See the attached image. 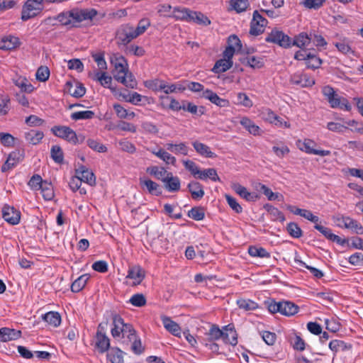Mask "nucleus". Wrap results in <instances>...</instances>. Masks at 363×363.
Segmentation results:
<instances>
[{
  "mask_svg": "<svg viewBox=\"0 0 363 363\" xmlns=\"http://www.w3.org/2000/svg\"><path fill=\"white\" fill-rule=\"evenodd\" d=\"M265 41L267 43L277 44L284 48H289L291 46H296L301 50H303L311 45L310 33L302 32L292 39L283 31L277 28L273 29L267 35L265 38Z\"/></svg>",
  "mask_w": 363,
  "mask_h": 363,
  "instance_id": "obj_1",
  "label": "nucleus"
},
{
  "mask_svg": "<svg viewBox=\"0 0 363 363\" xmlns=\"http://www.w3.org/2000/svg\"><path fill=\"white\" fill-rule=\"evenodd\" d=\"M111 62L114 67L112 71L113 78L128 88L135 89L138 82L134 75L129 72L126 59L121 55L113 54Z\"/></svg>",
  "mask_w": 363,
  "mask_h": 363,
  "instance_id": "obj_2",
  "label": "nucleus"
},
{
  "mask_svg": "<svg viewBox=\"0 0 363 363\" xmlns=\"http://www.w3.org/2000/svg\"><path fill=\"white\" fill-rule=\"evenodd\" d=\"M322 94L325 97L331 108H338L347 111L351 110L352 106L348 100L346 98L339 96L332 86L329 85L323 86Z\"/></svg>",
  "mask_w": 363,
  "mask_h": 363,
  "instance_id": "obj_3",
  "label": "nucleus"
},
{
  "mask_svg": "<svg viewBox=\"0 0 363 363\" xmlns=\"http://www.w3.org/2000/svg\"><path fill=\"white\" fill-rule=\"evenodd\" d=\"M50 131L55 136L74 145L82 143L84 140L83 135H77L75 131L68 126L55 125L50 129Z\"/></svg>",
  "mask_w": 363,
  "mask_h": 363,
  "instance_id": "obj_4",
  "label": "nucleus"
},
{
  "mask_svg": "<svg viewBox=\"0 0 363 363\" xmlns=\"http://www.w3.org/2000/svg\"><path fill=\"white\" fill-rule=\"evenodd\" d=\"M113 325V328L111 329V335L116 338L122 335L123 338L128 337L129 333H132L135 331L131 324L125 323L124 320L121 315L118 314L112 315Z\"/></svg>",
  "mask_w": 363,
  "mask_h": 363,
  "instance_id": "obj_5",
  "label": "nucleus"
},
{
  "mask_svg": "<svg viewBox=\"0 0 363 363\" xmlns=\"http://www.w3.org/2000/svg\"><path fill=\"white\" fill-rule=\"evenodd\" d=\"M43 8V0H27L22 8L21 19L26 21L36 16Z\"/></svg>",
  "mask_w": 363,
  "mask_h": 363,
  "instance_id": "obj_6",
  "label": "nucleus"
},
{
  "mask_svg": "<svg viewBox=\"0 0 363 363\" xmlns=\"http://www.w3.org/2000/svg\"><path fill=\"white\" fill-rule=\"evenodd\" d=\"M267 23L268 21L257 10H255L253 12L252 19L250 22V34L257 36L263 33Z\"/></svg>",
  "mask_w": 363,
  "mask_h": 363,
  "instance_id": "obj_7",
  "label": "nucleus"
},
{
  "mask_svg": "<svg viewBox=\"0 0 363 363\" xmlns=\"http://www.w3.org/2000/svg\"><path fill=\"white\" fill-rule=\"evenodd\" d=\"M133 32V26L130 24L123 25L116 32V38L118 45H126L136 38Z\"/></svg>",
  "mask_w": 363,
  "mask_h": 363,
  "instance_id": "obj_8",
  "label": "nucleus"
},
{
  "mask_svg": "<svg viewBox=\"0 0 363 363\" xmlns=\"http://www.w3.org/2000/svg\"><path fill=\"white\" fill-rule=\"evenodd\" d=\"M296 145L300 150L303 151L308 154H313L324 157L330 155L331 153L330 150H320L315 149L314 147L316 145V143L311 139H304L303 141L298 140L296 143Z\"/></svg>",
  "mask_w": 363,
  "mask_h": 363,
  "instance_id": "obj_9",
  "label": "nucleus"
},
{
  "mask_svg": "<svg viewBox=\"0 0 363 363\" xmlns=\"http://www.w3.org/2000/svg\"><path fill=\"white\" fill-rule=\"evenodd\" d=\"M74 9L66 12H62L56 17H47V23L55 25V21H59L63 26H71L76 27Z\"/></svg>",
  "mask_w": 363,
  "mask_h": 363,
  "instance_id": "obj_10",
  "label": "nucleus"
},
{
  "mask_svg": "<svg viewBox=\"0 0 363 363\" xmlns=\"http://www.w3.org/2000/svg\"><path fill=\"white\" fill-rule=\"evenodd\" d=\"M64 91L74 98H80L85 94L86 89L83 84L73 79L66 82L64 86Z\"/></svg>",
  "mask_w": 363,
  "mask_h": 363,
  "instance_id": "obj_11",
  "label": "nucleus"
},
{
  "mask_svg": "<svg viewBox=\"0 0 363 363\" xmlns=\"http://www.w3.org/2000/svg\"><path fill=\"white\" fill-rule=\"evenodd\" d=\"M3 218L11 225H17L21 219V213L14 207L5 205L2 208Z\"/></svg>",
  "mask_w": 363,
  "mask_h": 363,
  "instance_id": "obj_12",
  "label": "nucleus"
},
{
  "mask_svg": "<svg viewBox=\"0 0 363 363\" xmlns=\"http://www.w3.org/2000/svg\"><path fill=\"white\" fill-rule=\"evenodd\" d=\"M289 81L292 84L301 87H309L315 84V80L312 77L301 72L292 74Z\"/></svg>",
  "mask_w": 363,
  "mask_h": 363,
  "instance_id": "obj_13",
  "label": "nucleus"
},
{
  "mask_svg": "<svg viewBox=\"0 0 363 363\" xmlns=\"http://www.w3.org/2000/svg\"><path fill=\"white\" fill-rule=\"evenodd\" d=\"M140 185L143 190L147 191L151 195L159 196L162 194V187L150 179H140Z\"/></svg>",
  "mask_w": 363,
  "mask_h": 363,
  "instance_id": "obj_14",
  "label": "nucleus"
},
{
  "mask_svg": "<svg viewBox=\"0 0 363 363\" xmlns=\"http://www.w3.org/2000/svg\"><path fill=\"white\" fill-rule=\"evenodd\" d=\"M76 174L79 176V179L82 182H86L91 186L95 185L96 177L94 174L85 166L80 165L79 168L76 169Z\"/></svg>",
  "mask_w": 363,
  "mask_h": 363,
  "instance_id": "obj_15",
  "label": "nucleus"
},
{
  "mask_svg": "<svg viewBox=\"0 0 363 363\" xmlns=\"http://www.w3.org/2000/svg\"><path fill=\"white\" fill-rule=\"evenodd\" d=\"M75 22L81 23L84 21L92 20L97 14L98 11L95 9H74Z\"/></svg>",
  "mask_w": 363,
  "mask_h": 363,
  "instance_id": "obj_16",
  "label": "nucleus"
},
{
  "mask_svg": "<svg viewBox=\"0 0 363 363\" xmlns=\"http://www.w3.org/2000/svg\"><path fill=\"white\" fill-rule=\"evenodd\" d=\"M202 96L219 107H228L229 106L228 100L220 98L212 90L206 89L203 91Z\"/></svg>",
  "mask_w": 363,
  "mask_h": 363,
  "instance_id": "obj_17",
  "label": "nucleus"
},
{
  "mask_svg": "<svg viewBox=\"0 0 363 363\" xmlns=\"http://www.w3.org/2000/svg\"><path fill=\"white\" fill-rule=\"evenodd\" d=\"M337 220L341 221L345 228L351 229L357 234H363V226L357 220L347 216H342Z\"/></svg>",
  "mask_w": 363,
  "mask_h": 363,
  "instance_id": "obj_18",
  "label": "nucleus"
},
{
  "mask_svg": "<svg viewBox=\"0 0 363 363\" xmlns=\"http://www.w3.org/2000/svg\"><path fill=\"white\" fill-rule=\"evenodd\" d=\"M163 183L164 184V188L169 192H177L180 190V179L178 177L174 176L172 172L167 174Z\"/></svg>",
  "mask_w": 363,
  "mask_h": 363,
  "instance_id": "obj_19",
  "label": "nucleus"
},
{
  "mask_svg": "<svg viewBox=\"0 0 363 363\" xmlns=\"http://www.w3.org/2000/svg\"><path fill=\"white\" fill-rule=\"evenodd\" d=\"M21 161V154L19 151L11 152L4 164L1 167V172H6L16 167Z\"/></svg>",
  "mask_w": 363,
  "mask_h": 363,
  "instance_id": "obj_20",
  "label": "nucleus"
},
{
  "mask_svg": "<svg viewBox=\"0 0 363 363\" xmlns=\"http://www.w3.org/2000/svg\"><path fill=\"white\" fill-rule=\"evenodd\" d=\"M21 336V331L9 328H0V342L17 340Z\"/></svg>",
  "mask_w": 363,
  "mask_h": 363,
  "instance_id": "obj_21",
  "label": "nucleus"
},
{
  "mask_svg": "<svg viewBox=\"0 0 363 363\" xmlns=\"http://www.w3.org/2000/svg\"><path fill=\"white\" fill-rule=\"evenodd\" d=\"M96 347L99 352H107L110 347V340L104 333L96 332Z\"/></svg>",
  "mask_w": 363,
  "mask_h": 363,
  "instance_id": "obj_22",
  "label": "nucleus"
},
{
  "mask_svg": "<svg viewBox=\"0 0 363 363\" xmlns=\"http://www.w3.org/2000/svg\"><path fill=\"white\" fill-rule=\"evenodd\" d=\"M145 272L140 266H134L128 269L127 278L135 280V284H140L145 279Z\"/></svg>",
  "mask_w": 363,
  "mask_h": 363,
  "instance_id": "obj_23",
  "label": "nucleus"
},
{
  "mask_svg": "<svg viewBox=\"0 0 363 363\" xmlns=\"http://www.w3.org/2000/svg\"><path fill=\"white\" fill-rule=\"evenodd\" d=\"M20 44L19 39L13 35L4 36L0 38L1 50H13L18 47Z\"/></svg>",
  "mask_w": 363,
  "mask_h": 363,
  "instance_id": "obj_24",
  "label": "nucleus"
},
{
  "mask_svg": "<svg viewBox=\"0 0 363 363\" xmlns=\"http://www.w3.org/2000/svg\"><path fill=\"white\" fill-rule=\"evenodd\" d=\"M162 321L165 329L173 335L179 337L181 334V328L176 322L173 321L169 317L162 316Z\"/></svg>",
  "mask_w": 363,
  "mask_h": 363,
  "instance_id": "obj_25",
  "label": "nucleus"
},
{
  "mask_svg": "<svg viewBox=\"0 0 363 363\" xmlns=\"http://www.w3.org/2000/svg\"><path fill=\"white\" fill-rule=\"evenodd\" d=\"M188 22H193L198 25L204 26H209L211 23L210 19L201 11H195L191 10Z\"/></svg>",
  "mask_w": 363,
  "mask_h": 363,
  "instance_id": "obj_26",
  "label": "nucleus"
},
{
  "mask_svg": "<svg viewBox=\"0 0 363 363\" xmlns=\"http://www.w3.org/2000/svg\"><path fill=\"white\" fill-rule=\"evenodd\" d=\"M187 188L191 193L192 199L194 200L201 199L205 194L203 186L198 182H191L187 185Z\"/></svg>",
  "mask_w": 363,
  "mask_h": 363,
  "instance_id": "obj_27",
  "label": "nucleus"
},
{
  "mask_svg": "<svg viewBox=\"0 0 363 363\" xmlns=\"http://www.w3.org/2000/svg\"><path fill=\"white\" fill-rule=\"evenodd\" d=\"M147 173L150 174L152 176H154L155 179L157 180H160L162 182L165 180L167 174H169L170 172H167L164 167H158V166H151L148 167L146 169Z\"/></svg>",
  "mask_w": 363,
  "mask_h": 363,
  "instance_id": "obj_28",
  "label": "nucleus"
},
{
  "mask_svg": "<svg viewBox=\"0 0 363 363\" xmlns=\"http://www.w3.org/2000/svg\"><path fill=\"white\" fill-rule=\"evenodd\" d=\"M123 352L118 347H111L107 351V359L111 363H124Z\"/></svg>",
  "mask_w": 363,
  "mask_h": 363,
  "instance_id": "obj_29",
  "label": "nucleus"
},
{
  "mask_svg": "<svg viewBox=\"0 0 363 363\" xmlns=\"http://www.w3.org/2000/svg\"><path fill=\"white\" fill-rule=\"evenodd\" d=\"M192 145L196 152L199 155L209 158H214L216 157V155L211 151L210 147L208 145L199 141H194Z\"/></svg>",
  "mask_w": 363,
  "mask_h": 363,
  "instance_id": "obj_30",
  "label": "nucleus"
},
{
  "mask_svg": "<svg viewBox=\"0 0 363 363\" xmlns=\"http://www.w3.org/2000/svg\"><path fill=\"white\" fill-rule=\"evenodd\" d=\"M127 339L129 342H132L131 350L136 354H140L143 352L144 348L142 346L141 341L138 338L136 331L129 333Z\"/></svg>",
  "mask_w": 363,
  "mask_h": 363,
  "instance_id": "obj_31",
  "label": "nucleus"
},
{
  "mask_svg": "<svg viewBox=\"0 0 363 363\" xmlns=\"http://www.w3.org/2000/svg\"><path fill=\"white\" fill-rule=\"evenodd\" d=\"M233 60L220 59L217 60L211 71L216 74L225 72L233 66Z\"/></svg>",
  "mask_w": 363,
  "mask_h": 363,
  "instance_id": "obj_32",
  "label": "nucleus"
},
{
  "mask_svg": "<svg viewBox=\"0 0 363 363\" xmlns=\"http://www.w3.org/2000/svg\"><path fill=\"white\" fill-rule=\"evenodd\" d=\"M264 208L267 211L272 220H279L282 223L285 220V216L284 213L272 205L266 203L264 206Z\"/></svg>",
  "mask_w": 363,
  "mask_h": 363,
  "instance_id": "obj_33",
  "label": "nucleus"
},
{
  "mask_svg": "<svg viewBox=\"0 0 363 363\" xmlns=\"http://www.w3.org/2000/svg\"><path fill=\"white\" fill-rule=\"evenodd\" d=\"M191 9L187 8L174 7L172 11V17L177 21L188 22L190 17Z\"/></svg>",
  "mask_w": 363,
  "mask_h": 363,
  "instance_id": "obj_34",
  "label": "nucleus"
},
{
  "mask_svg": "<svg viewBox=\"0 0 363 363\" xmlns=\"http://www.w3.org/2000/svg\"><path fill=\"white\" fill-rule=\"evenodd\" d=\"M44 137L43 131L30 130L25 133V138L27 142L33 145L38 144Z\"/></svg>",
  "mask_w": 363,
  "mask_h": 363,
  "instance_id": "obj_35",
  "label": "nucleus"
},
{
  "mask_svg": "<svg viewBox=\"0 0 363 363\" xmlns=\"http://www.w3.org/2000/svg\"><path fill=\"white\" fill-rule=\"evenodd\" d=\"M43 180L39 174H34L28 181V185L33 191L41 190L42 196L45 199L44 190L42 189Z\"/></svg>",
  "mask_w": 363,
  "mask_h": 363,
  "instance_id": "obj_36",
  "label": "nucleus"
},
{
  "mask_svg": "<svg viewBox=\"0 0 363 363\" xmlns=\"http://www.w3.org/2000/svg\"><path fill=\"white\" fill-rule=\"evenodd\" d=\"M89 279V275L88 274H82L72 282L71 291L74 293L79 292L84 288Z\"/></svg>",
  "mask_w": 363,
  "mask_h": 363,
  "instance_id": "obj_37",
  "label": "nucleus"
},
{
  "mask_svg": "<svg viewBox=\"0 0 363 363\" xmlns=\"http://www.w3.org/2000/svg\"><path fill=\"white\" fill-rule=\"evenodd\" d=\"M182 110L188 111L195 116H201L204 114L205 108L203 106H197L193 103L184 101Z\"/></svg>",
  "mask_w": 363,
  "mask_h": 363,
  "instance_id": "obj_38",
  "label": "nucleus"
},
{
  "mask_svg": "<svg viewBox=\"0 0 363 363\" xmlns=\"http://www.w3.org/2000/svg\"><path fill=\"white\" fill-rule=\"evenodd\" d=\"M62 322L61 315L53 311H47V324L53 328H57Z\"/></svg>",
  "mask_w": 363,
  "mask_h": 363,
  "instance_id": "obj_39",
  "label": "nucleus"
},
{
  "mask_svg": "<svg viewBox=\"0 0 363 363\" xmlns=\"http://www.w3.org/2000/svg\"><path fill=\"white\" fill-rule=\"evenodd\" d=\"M236 303L239 308L245 311H254L259 307L257 303L250 299L239 298L237 300Z\"/></svg>",
  "mask_w": 363,
  "mask_h": 363,
  "instance_id": "obj_40",
  "label": "nucleus"
},
{
  "mask_svg": "<svg viewBox=\"0 0 363 363\" xmlns=\"http://www.w3.org/2000/svg\"><path fill=\"white\" fill-rule=\"evenodd\" d=\"M281 314L290 316L298 313V306L291 301H282Z\"/></svg>",
  "mask_w": 363,
  "mask_h": 363,
  "instance_id": "obj_41",
  "label": "nucleus"
},
{
  "mask_svg": "<svg viewBox=\"0 0 363 363\" xmlns=\"http://www.w3.org/2000/svg\"><path fill=\"white\" fill-rule=\"evenodd\" d=\"M207 339L204 341L214 342L220 339L223 335V330H221L217 325H212L210 330L206 333Z\"/></svg>",
  "mask_w": 363,
  "mask_h": 363,
  "instance_id": "obj_42",
  "label": "nucleus"
},
{
  "mask_svg": "<svg viewBox=\"0 0 363 363\" xmlns=\"http://www.w3.org/2000/svg\"><path fill=\"white\" fill-rule=\"evenodd\" d=\"M241 62L242 64L254 69H259L264 66L262 58L255 56L245 57Z\"/></svg>",
  "mask_w": 363,
  "mask_h": 363,
  "instance_id": "obj_43",
  "label": "nucleus"
},
{
  "mask_svg": "<svg viewBox=\"0 0 363 363\" xmlns=\"http://www.w3.org/2000/svg\"><path fill=\"white\" fill-rule=\"evenodd\" d=\"M197 178L199 179H206L207 178H209L213 182L220 181V178L214 168H208L204 169L203 171L201 170V172L197 176Z\"/></svg>",
  "mask_w": 363,
  "mask_h": 363,
  "instance_id": "obj_44",
  "label": "nucleus"
},
{
  "mask_svg": "<svg viewBox=\"0 0 363 363\" xmlns=\"http://www.w3.org/2000/svg\"><path fill=\"white\" fill-rule=\"evenodd\" d=\"M95 116V113L92 111H76L71 114L70 118L74 121L92 119Z\"/></svg>",
  "mask_w": 363,
  "mask_h": 363,
  "instance_id": "obj_45",
  "label": "nucleus"
},
{
  "mask_svg": "<svg viewBox=\"0 0 363 363\" xmlns=\"http://www.w3.org/2000/svg\"><path fill=\"white\" fill-rule=\"evenodd\" d=\"M50 157L57 164H62L64 161V153L58 145H53L50 150Z\"/></svg>",
  "mask_w": 363,
  "mask_h": 363,
  "instance_id": "obj_46",
  "label": "nucleus"
},
{
  "mask_svg": "<svg viewBox=\"0 0 363 363\" xmlns=\"http://www.w3.org/2000/svg\"><path fill=\"white\" fill-rule=\"evenodd\" d=\"M188 216L194 220H202L205 218V211L201 206L193 207L189 212Z\"/></svg>",
  "mask_w": 363,
  "mask_h": 363,
  "instance_id": "obj_47",
  "label": "nucleus"
},
{
  "mask_svg": "<svg viewBox=\"0 0 363 363\" xmlns=\"http://www.w3.org/2000/svg\"><path fill=\"white\" fill-rule=\"evenodd\" d=\"M248 253L252 257H257L261 258L270 257V254L263 247L250 246L248 249Z\"/></svg>",
  "mask_w": 363,
  "mask_h": 363,
  "instance_id": "obj_48",
  "label": "nucleus"
},
{
  "mask_svg": "<svg viewBox=\"0 0 363 363\" xmlns=\"http://www.w3.org/2000/svg\"><path fill=\"white\" fill-rule=\"evenodd\" d=\"M220 338H222L226 344H230L233 346L238 344L236 331L231 328H230V334L223 330V335Z\"/></svg>",
  "mask_w": 363,
  "mask_h": 363,
  "instance_id": "obj_49",
  "label": "nucleus"
},
{
  "mask_svg": "<svg viewBox=\"0 0 363 363\" xmlns=\"http://www.w3.org/2000/svg\"><path fill=\"white\" fill-rule=\"evenodd\" d=\"M288 233L294 238H299L303 235V231L296 223L291 222L286 225Z\"/></svg>",
  "mask_w": 363,
  "mask_h": 363,
  "instance_id": "obj_50",
  "label": "nucleus"
},
{
  "mask_svg": "<svg viewBox=\"0 0 363 363\" xmlns=\"http://www.w3.org/2000/svg\"><path fill=\"white\" fill-rule=\"evenodd\" d=\"M95 79L99 81L101 86L105 88L111 89V84L112 82V78L108 76L106 72H98L95 74Z\"/></svg>",
  "mask_w": 363,
  "mask_h": 363,
  "instance_id": "obj_51",
  "label": "nucleus"
},
{
  "mask_svg": "<svg viewBox=\"0 0 363 363\" xmlns=\"http://www.w3.org/2000/svg\"><path fill=\"white\" fill-rule=\"evenodd\" d=\"M329 348L333 352H338L339 350H346L351 348V345H347L344 341L340 340H334L330 342Z\"/></svg>",
  "mask_w": 363,
  "mask_h": 363,
  "instance_id": "obj_52",
  "label": "nucleus"
},
{
  "mask_svg": "<svg viewBox=\"0 0 363 363\" xmlns=\"http://www.w3.org/2000/svg\"><path fill=\"white\" fill-rule=\"evenodd\" d=\"M322 62L323 61L320 57L311 52L310 55L308 56L306 64L308 68L315 69L320 67Z\"/></svg>",
  "mask_w": 363,
  "mask_h": 363,
  "instance_id": "obj_53",
  "label": "nucleus"
},
{
  "mask_svg": "<svg viewBox=\"0 0 363 363\" xmlns=\"http://www.w3.org/2000/svg\"><path fill=\"white\" fill-rule=\"evenodd\" d=\"M150 26V21L148 18H143L140 20L137 27L135 28L133 27V32L135 34V36L138 37L144 33Z\"/></svg>",
  "mask_w": 363,
  "mask_h": 363,
  "instance_id": "obj_54",
  "label": "nucleus"
},
{
  "mask_svg": "<svg viewBox=\"0 0 363 363\" xmlns=\"http://www.w3.org/2000/svg\"><path fill=\"white\" fill-rule=\"evenodd\" d=\"M311 45L316 47H324L327 45V42L325 38L315 32H310Z\"/></svg>",
  "mask_w": 363,
  "mask_h": 363,
  "instance_id": "obj_55",
  "label": "nucleus"
},
{
  "mask_svg": "<svg viewBox=\"0 0 363 363\" xmlns=\"http://www.w3.org/2000/svg\"><path fill=\"white\" fill-rule=\"evenodd\" d=\"M236 104L247 108H250L253 106L252 101L243 92H239L237 94Z\"/></svg>",
  "mask_w": 363,
  "mask_h": 363,
  "instance_id": "obj_56",
  "label": "nucleus"
},
{
  "mask_svg": "<svg viewBox=\"0 0 363 363\" xmlns=\"http://www.w3.org/2000/svg\"><path fill=\"white\" fill-rule=\"evenodd\" d=\"M230 5L238 13L245 11L249 6L247 0H231Z\"/></svg>",
  "mask_w": 363,
  "mask_h": 363,
  "instance_id": "obj_57",
  "label": "nucleus"
},
{
  "mask_svg": "<svg viewBox=\"0 0 363 363\" xmlns=\"http://www.w3.org/2000/svg\"><path fill=\"white\" fill-rule=\"evenodd\" d=\"M155 155L162 160L167 164L174 165L176 163V158L162 149H160L157 153H155Z\"/></svg>",
  "mask_w": 363,
  "mask_h": 363,
  "instance_id": "obj_58",
  "label": "nucleus"
},
{
  "mask_svg": "<svg viewBox=\"0 0 363 363\" xmlns=\"http://www.w3.org/2000/svg\"><path fill=\"white\" fill-rule=\"evenodd\" d=\"M334 45L342 54L347 55L349 53H353V51L349 45L348 40L345 39L340 40V42H336L334 43Z\"/></svg>",
  "mask_w": 363,
  "mask_h": 363,
  "instance_id": "obj_59",
  "label": "nucleus"
},
{
  "mask_svg": "<svg viewBox=\"0 0 363 363\" xmlns=\"http://www.w3.org/2000/svg\"><path fill=\"white\" fill-rule=\"evenodd\" d=\"M145 86L155 91H162L165 88V82L159 79L147 81Z\"/></svg>",
  "mask_w": 363,
  "mask_h": 363,
  "instance_id": "obj_60",
  "label": "nucleus"
},
{
  "mask_svg": "<svg viewBox=\"0 0 363 363\" xmlns=\"http://www.w3.org/2000/svg\"><path fill=\"white\" fill-rule=\"evenodd\" d=\"M86 144L91 149L98 152H106L107 151V147L105 145L94 139H88Z\"/></svg>",
  "mask_w": 363,
  "mask_h": 363,
  "instance_id": "obj_61",
  "label": "nucleus"
},
{
  "mask_svg": "<svg viewBox=\"0 0 363 363\" xmlns=\"http://www.w3.org/2000/svg\"><path fill=\"white\" fill-rule=\"evenodd\" d=\"M129 301L133 306L136 307H142L146 304V298L143 294L133 295Z\"/></svg>",
  "mask_w": 363,
  "mask_h": 363,
  "instance_id": "obj_62",
  "label": "nucleus"
},
{
  "mask_svg": "<svg viewBox=\"0 0 363 363\" xmlns=\"http://www.w3.org/2000/svg\"><path fill=\"white\" fill-rule=\"evenodd\" d=\"M262 340L264 342L269 346L275 344L277 340V335L274 333L269 331H262L260 333Z\"/></svg>",
  "mask_w": 363,
  "mask_h": 363,
  "instance_id": "obj_63",
  "label": "nucleus"
},
{
  "mask_svg": "<svg viewBox=\"0 0 363 363\" xmlns=\"http://www.w3.org/2000/svg\"><path fill=\"white\" fill-rule=\"evenodd\" d=\"M183 164L185 167V168L191 172V174L196 178H197V176L201 172V170L199 169V167L196 165V164L191 161V160H184Z\"/></svg>",
  "mask_w": 363,
  "mask_h": 363,
  "instance_id": "obj_64",
  "label": "nucleus"
}]
</instances>
